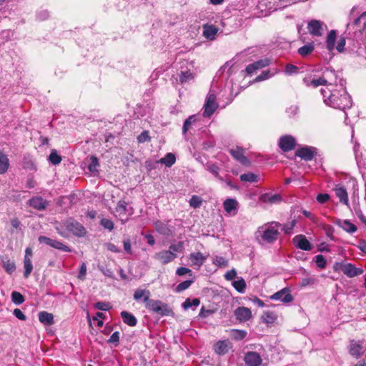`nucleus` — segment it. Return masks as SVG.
<instances>
[{
	"label": "nucleus",
	"instance_id": "nucleus-1",
	"mask_svg": "<svg viewBox=\"0 0 366 366\" xmlns=\"http://www.w3.org/2000/svg\"><path fill=\"white\" fill-rule=\"evenodd\" d=\"M321 93L323 96L325 103L333 108L345 110L351 107L350 97L346 92L340 94V91L331 92L328 89H322Z\"/></svg>",
	"mask_w": 366,
	"mask_h": 366
},
{
	"label": "nucleus",
	"instance_id": "nucleus-2",
	"mask_svg": "<svg viewBox=\"0 0 366 366\" xmlns=\"http://www.w3.org/2000/svg\"><path fill=\"white\" fill-rule=\"evenodd\" d=\"M282 224L278 222H271L261 227L257 233L262 242L272 244L277 241L280 235L279 231Z\"/></svg>",
	"mask_w": 366,
	"mask_h": 366
},
{
	"label": "nucleus",
	"instance_id": "nucleus-3",
	"mask_svg": "<svg viewBox=\"0 0 366 366\" xmlns=\"http://www.w3.org/2000/svg\"><path fill=\"white\" fill-rule=\"evenodd\" d=\"M146 308L162 317L172 316L174 315V312L169 305L160 300H151L149 302V305H146Z\"/></svg>",
	"mask_w": 366,
	"mask_h": 366
},
{
	"label": "nucleus",
	"instance_id": "nucleus-4",
	"mask_svg": "<svg viewBox=\"0 0 366 366\" xmlns=\"http://www.w3.org/2000/svg\"><path fill=\"white\" fill-rule=\"evenodd\" d=\"M204 107L203 116L204 117H211L216 111L218 104L216 102V96L214 94H209L207 95Z\"/></svg>",
	"mask_w": 366,
	"mask_h": 366
},
{
	"label": "nucleus",
	"instance_id": "nucleus-5",
	"mask_svg": "<svg viewBox=\"0 0 366 366\" xmlns=\"http://www.w3.org/2000/svg\"><path fill=\"white\" fill-rule=\"evenodd\" d=\"M296 140L291 135H284L279 140V147L284 152H287L295 149L296 147Z\"/></svg>",
	"mask_w": 366,
	"mask_h": 366
},
{
	"label": "nucleus",
	"instance_id": "nucleus-6",
	"mask_svg": "<svg viewBox=\"0 0 366 366\" xmlns=\"http://www.w3.org/2000/svg\"><path fill=\"white\" fill-rule=\"evenodd\" d=\"M244 361L247 366H260L262 363V358L259 353L248 351L244 353Z\"/></svg>",
	"mask_w": 366,
	"mask_h": 366
},
{
	"label": "nucleus",
	"instance_id": "nucleus-7",
	"mask_svg": "<svg viewBox=\"0 0 366 366\" xmlns=\"http://www.w3.org/2000/svg\"><path fill=\"white\" fill-rule=\"evenodd\" d=\"M270 299L272 300H280L283 303H290L293 301L294 297L290 293V288L285 287L270 296Z\"/></svg>",
	"mask_w": 366,
	"mask_h": 366
},
{
	"label": "nucleus",
	"instance_id": "nucleus-8",
	"mask_svg": "<svg viewBox=\"0 0 366 366\" xmlns=\"http://www.w3.org/2000/svg\"><path fill=\"white\" fill-rule=\"evenodd\" d=\"M38 239L39 242L45 243L46 244L56 249L64 252H71V249L68 246L56 239H53L45 236H40Z\"/></svg>",
	"mask_w": 366,
	"mask_h": 366
},
{
	"label": "nucleus",
	"instance_id": "nucleus-9",
	"mask_svg": "<svg viewBox=\"0 0 366 366\" xmlns=\"http://www.w3.org/2000/svg\"><path fill=\"white\" fill-rule=\"evenodd\" d=\"M229 153L234 159L242 165L248 167L251 164V162L244 155V150L242 147H236L234 149H229Z\"/></svg>",
	"mask_w": 366,
	"mask_h": 366
},
{
	"label": "nucleus",
	"instance_id": "nucleus-10",
	"mask_svg": "<svg viewBox=\"0 0 366 366\" xmlns=\"http://www.w3.org/2000/svg\"><path fill=\"white\" fill-rule=\"evenodd\" d=\"M154 258L162 264H166L174 261L177 258V254L171 250H162L155 254Z\"/></svg>",
	"mask_w": 366,
	"mask_h": 366
},
{
	"label": "nucleus",
	"instance_id": "nucleus-11",
	"mask_svg": "<svg viewBox=\"0 0 366 366\" xmlns=\"http://www.w3.org/2000/svg\"><path fill=\"white\" fill-rule=\"evenodd\" d=\"M323 22L320 20L312 19L308 22L307 30L314 36H321L323 34Z\"/></svg>",
	"mask_w": 366,
	"mask_h": 366
},
{
	"label": "nucleus",
	"instance_id": "nucleus-12",
	"mask_svg": "<svg viewBox=\"0 0 366 366\" xmlns=\"http://www.w3.org/2000/svg\"><path fill=\"white\" fill-rule=\"evenodd\" d=\"M232 348L229 340H219L213 345L214 352L218 355H224Z\"/></svg>",
	"mask_w": 366,
	"mask_h": 366
},
{
	"label": "nucleus",
	"instance_id": "nucleus-13",
	"mask_svg": "<svg viewBox=\"0 0 366 366\" xmlns=\"http://www.w3.org/2000/svg\"><path fill=\"white\" fill-rule=\"evenodd\" d=\"M292 242L296 247L305 251H310L312 249L311 243L303 234H298L294 237Z\"/></svg>",
	"mask_w": 366,
	"mask_h": 366
},
{
	"label": "nucleus",
	"instance_id": "nucleus-14",
	"mask_svg": "<svg viewBox=\"0 0 366 366\" xmlns=\"http://www.w3.org/2000/svg\"><path fill=\"white\" fill-rule=\"evenodd\" d=\"M155 230L160 234L166 237H172L174 234L173 227L168 224L161 221H157L154 223Z\"/></svg>",
	"mask_w": 366,
	"mask_h": 366
},
{
	"label": "nucleus",
	"instance_id": "nucleus-15",
	"mask_svg": "<svg viewBox=\"0 0 366 366\" xmlns=\"http://www.w3.org/2000/svg\"><path fill=\"white\" fill-rule=\"evenodd\" d=\"M28 204L38 211H43L46 209L49 202L40 196L33 197L28 201Z\"/></svg>",
	"mask_w": 366,
	"mask_h": 366
},
{
	"label": "nucleus",
	"instance_id": "nucleus-16",
	"mask_svg": "<svg viewBox=\"0 0 366 366\" xmlns=\"http://www.w3.org/2000/svg\"><path fill=\"white\" fill-rule=\"evenodd\" d=\"M363 347L360 342H357L354 340L350 342L348 346L349 354L356 359H359L363 354Z\"/></svg>",
	"mask_w": 366,
	"mask_h": 366
},
{
	"label": "nucleus",
	"instance_id": "nucleus-17",
	"mask_svg": "<svg viewBox=\"0 0 366 366\" xmlns=\"http://www.w3.org/2000/svg\"><path fill=\"white\" fill-rule=\"evenodd\" d=\"M295 155L305 161H312L315 157V149L309 147H303L295 152Z\"/></svg>",
	"mask_w": 366,
	"mask_h": 366
},
{
	"label": "nucleus",
	"instance_id": "nucleus-18",
	"mask_svg": "<svg viewBox=\"0 0 366 366\" xmlns=\"http://www.w3.org/2000/svg\"><path fill=\"white\" fill-rule=\"evenodd\" d=\"M66 229L72 232L75 236L84 237L86 234V229L84 226L78 222L72 221L68 222Z\"/></svg>",
	"mask_w": 366,
	"mask_h": 366
},
{
	"label": "nucleus",
	"instance_id": "nucleus-19",
	"mask_svg": "<svg viewBox=\"0 0 366 366\" xmlns=\"http://www.w3.org/2000/svg\"><path fill=\"white\" fill-rule=\"evenodd\" d=\"M234 316L239 322H247L252 317L250 309L245 307H239L234 310Z\"/></svg>",
	"mask_w": 366,
	"mask_h": 366
},
{
	"label": "nucleus",
	"instance_id": "nucleus-20",
	"mask_svg": "<svg viewBox=\"0 0 366 366\" xmlns=\"http://www.w3.org/2000/svg\"><path fill=\"white\" fill-rule=\"evenodd\" d=\"M342 270L344 274L349 277H354L363 273V270L362 269L355 267L350 263L343 265Z\"/></svg>",
	"mask_w": 366,
	"mask_h": 366
},
{
	"label": "nucleus",
	"instance_id": "nucleus-21",
	"mask_svg": "<svg viewBox=\"0 0 366 366\" xmlns=\"http://www.w3.org/2000/svg\"><path fill=\"white\" fill-rule=\"evenodd\" d=\"M259 201L273 204L280 202L282 201V196L280 194H270L269 193H264L260 195Z\"/></svg>",
	"mask_w": 366,
	"mask_h": 366
},
{
	"label": "nucleus",
	"instance_id": "nucleus-22",
	"mask_svg": "<svg viewBox=\"0 0 366 366\" xmlns=\"http://www.w3.org/2000/svg\"><path fill=\"white\" fill-rule=\"evenodd\" d=\"M334 190L336 196L339 198L340 202L343 204L348 205L349 199L346 189L343 186L337 185Z\"/></svg>",
	"mask_w": 366,
	"mask_h": 366
},
{
	"label": "nucleus",
	"instance_id": "nucleus-23",
	"mask_svg": "<svg viewBox=\"0 0 366 366\" xmlns=\"http://www.w3.org/2000/svg\"><path fill=\"white\" fill-rule=\"evenodd\" d=\"M335 224L348 233H354L357 229V227L347 219H337Z\"/></svg>",
	"mask_w": 366,
	"mask_h": 366
},
{
	"label": "nucleus",
	"instance_id": "nucleus-24",
	"mask_svg": "<svg viewBox=\"0 0 366 366\" xmlns=\"http://www.w3.org/2000/svg\"><path fill=\"white\" fill-rule=\"evenodd\" d=\"M206 257L200 252H192L189 255L192 265L198 266L200 267L205 262Z\"/></svg>",
	"mask_w": 366,
	"mask_h": 366
},
{
	"label": "nucleus",
	"instance_id": "nucleus-25",
	"mask_svg": "<svg viewBox=\"0 0 366 366\" xmlns=\"http://www.w3.org/2000/svg\"><path fill=\"white\" fill-rule=\"evenodd\" d=\"M218 31L214 25L204 24L203 26V36L208 39H214Z\"/></svg>",
	"mask_w": 366,
	"mask_h": 366
},
{
	"label": "nucleus",
	"instance_id": "nucleus-26",
	"mask_svg": "<svg viewBox=\"0 0 366 366\" xmlns=\"http://www.w3.org/2000/svg\"><path fill=\"white\" fill-rule=\"evenodd\" d=\"M150 292L147 290H137L134 294V299L135 300H139L141 298H144L143 301L146 305H149V302L151 301L152 299H149Z\"/></svg>",
	"mask_w": 366,
	"mask_h": 366
},
{
	"label": "nucleus",
	"instance_id": "nucleus-27",
	"mask_svg": "<svg viewBox=\"0 0 366 366\" xmlns=\"http://www.w3.org/2000/svg\"><path fill=\"white\" fill-rule=\"evenodd\" d=\"M121 317L123 322L130 327H134L137 324V320L134 315L127 311H122Z\"/></svg>",
	"mask_w": 366,
	"mask_h": 366
},
{
	"label": "nucleus",
	"instance_id": "nucleus-28",
	"mask_svg": "<svg viewBox=\"0 0 366 366\" xmlns=\"http://www.w3.org/2000/svg\"><path fill=\"white\" fill-rule=\"evenodd\" d=\"M10 166V161L8 156L2 152H0V174H5Z\"/></svg>",
	"mask_w": 366,
	"mask_h": 366
},
{
	"label": "nucleus",
	"instance_id": "nucleus-29",
	"mask_svg": "<svg viewBox=\"0 0 366 366\" xmlns=\"http://www.w3.org/2000/svg\"><path fill=\"white\" fill-rule=\"evenodd\" d=\"M39 320L40 322L45 325H51L54 324V315L46 311H42L39 313Z\"/></svg>",
	"mask_w": 366,
	"mask_h": 366
},
{
	"label": "nucleus",
	"instance_id": "nucleus-30",
	"mask_svg": "<svg viewBox=\"0 0 366 366\" xmlns=\"http://www.w3.org/2000/svg\"><path fill=\"white\" fill-rule=\"evenodd\" d=\"M337 38V31L335 30H331L327 36L326 44L327 49L332 51L335 48V40Z\"/></svg>",
	"mask_w": 366,
	"mask_h": 366
},
{
	"label": "nucleus",
	"instance_id": "nucleus-31",
	"mask_svg": "<svg viewBox=\"0 0 366 366\" xmlns=\"http://www.w3.org/2000/svg\"><path fill=\"white\" fill-rule=\"evenodd\" d=\"M237 205L238 202L237 200L232 198L227 199L223 203L224 209L227 213H231L232 211L236 210Z\"/></svg>",
	"mask_w": 366,
	"mask_h": 366
},
{
	"label": "nucleus",
	"instance_id": "nucleus-32",
	"mask_svg": "<svg viewBox=\"0 0 366 366\" xmlns=\"http://www.w3.org/2000/svg\"><path fill=\"white\" fill-rule=\"evenodd\" d=\"M176 162L175 155L173 153H167L164 157L160 159L159 162L165 164L167 167H172Z\"/></svg>",
	"mask_w": 366,
	"mask_h": 366
},
{
	"label": "nucleus",
	"instance_id": "nucleus-33",
	"mask_svg": "<svg viewBox=\"0 0 366 366\" xmlns=\"http://www.w3.org/2000/svg\"><path fill=\"white\" fill-rule=\"evenodd\" d=\"M247 332L242 330H232L230 332L231 337L234 340H242L245 338Z\"/></svg>",
	"mask_w": 366,
	"mask_h": 366
},
{
	"label": "nucleus",
	"instance_id": "nucleus-34",
	"mask_svg": "<svg viewBox=\"0 0 366 366\" xmlns=\"http://www.w3.org/2000/svg\"><path fill=\"white\" fill-rule=\"evenodd\" d=\"M127 204L125 201L121 200L119 201L117 203V205L115 208V212L117 215H119L120 217L122 216H125L127 212Z\"/></svg>",
	"mask_w": 366,
	"mask_h": 366
},
{
	"label": "nucleus",
	"instance_id": "nucleus-35",
	"mask_svg": "<svg viewBox=\"0 0 366 366\" xmlns=\"http://www.w3.org/2000/svg\"><path fill=\"white\" fill-rule=\"evenodd\" d=\"M24 277L25 278H28L30 276V274L32 272V269H33L31 259H24Z\"/></svg>",
	"mask_w": 366,
	"mask_h": 366
},
{
	"label": "nucleus",
	"instance_id": "nucleus-36",
	"mask_svg": "<svg viewBox=\"0 0 366 366\" xmlns=\"http://www.w3.org/2000/svg\"><path fill=\"white\" fill-rule=\"evenodd\" d=\"M304 81L306 83L307 86H312L315 88L320 85H326L328 82L327 80L324 77H320L316 79H312L310 82H308L306 79H304Z\"/></svg>",
	"mask_w": 366,
	"mask_h": 366
},
{
	"label": "nucleus",
	"instance_id": "nucleus-37",
	"mask_svg": "<svg viewBox=\"0 0 366 366\" xmlns=\"http://www.w3.org/2000/svg\"><path fill=\"white\" fill-rule=\"evenodd\" d=\"M315 49L313 44H309L307 45H304L302 47L299 48L298 54L302 56H306L311 54Z\"/></svg>",
	"mask_w": 366,
	"mask_h": 366
},
{
	"label": "nucleus",
	"instance_id": "nucleus-38",
	"mask_svg": "<svg viewBox=\"0 0 366 366\" xmlns=\"http://www.w3.org/2000/svg\"><path fill=\"white\" fill-rule=\"evenodd\" d=\"M240 179L242 182H257L258 176L252 172L244 173L240 175Z\"/></svg>",
	"mask_w": 366,
	"mask_h": 366
},
{
	"label": "nucleus",
	"instance_id": "nucleus-39",
	"mask_svg": "<svg viewBox=\"0 0 366 366\" xmlns=\"http://www.w3.org/2000/svg\"><path fill=\"white\" fill-rule=\"evenodd\" d=\"M61 159V157L58 154L56 149H53L49 156V161L54 165L60 164Z\"/></svg>",
	"mask_w": 366,
	"mask_h": 366
},
{
	"label": "nucleus",
	"instance_id": "nucleus-40",
	"mask_svg": "<svg viewBox=\"0 0 366 366\" xmlns=\"http://www.w3.org/2000/svg\"><path fill=\"white\" fill-rule=\"evenodd\" d=\"M3 267L6 272L9 274H12L16 270L14 262L10 259L3 260Z\"/></svg>",
	"mask_w": 366,
	"mask_h": 366
},
{
	"label": "nucleus",
	"instance_id": "nucleus-41",
	"mask_svg": "<svg viewBox=\"0 0 366 366\" xmlns=\"http://www.w3.org/2000/svg\"><path fill=\"white\" fill-rule=\"evenodd\" d=\"M197 121L196 117L194 115L189 116L184 122V125L182 127V133L185 134L188 130L189 129L191 125L194 124Z\"/></svg>",
	"mask_w": 366,
	"mask_h": 366
},
{
	"label": "nucleus",
	"instance_id": "nucleus-42",
	"mask_svg": "<svg viewBox=\"0 0 366 366\" xmlns=\"http://www.w3.org/2000/svg\"><path fill=\"white\" fill-rule=\"evenodd\" d=\"M194 77V74L189 70H187L181 72L179 81L182 84L187 83L192 80Z\"/></svg>",
	"mask_w": 366,
	"mask_h": 366
},
{
	"label": "nucleus",
	"instance_id": "nucleus-43",
	"mask_svg": "<svg viewBox=\"0 0 366 366\" xmlns=\"http://www.w3.org/2000/svg\"><path fill=\"white\" fill-rule=\"evenodd\" d=\"M233 287L235 290L241 293H243L246 288V282L244 279L241 278L240 280L234 281L232 283Z\"/></svg>",
	"mask_w": 366,
	"mask_h": 366
},
{
	"label": "nucleus",
	"instance_id": "nucleus-44",
	"mask_svg": "<svg viewBox=\"0 0 366 366\" xmlns=\"http://www.w3.org/2000/svg\"><path fill=\"white\" fill-rule=\"evenodd\" d=\"M194 283V280H185L179 283L175 288L176 292H181L188 289Z\"/></svg>",
	"mask_w": 366,
	"mask_h": 366
},
{
	"label": "nucleus",
	"instance_id": "nucleus-45",
	"mask_svg": "<svg viewBox=\"0 0 366 366\" xmlns=\"http://www.w3.org/2000/svg\"><path fill=\"white\" fill-rule=\"evenodd\" d=\"M200 304V300L198 298H194L193 300H190L187 298L182 304V307L184 310H188L192 306H198Z\"/></svg>",
	"mask_w": 366,
	"mask_h": 366
},
{
	"label": "nucleus",
	"instance_id": "nucleus-46",
	"mask_svg": "<svg viewBox=\"0 0 366 366\" xmlns=\"http://www.w3.org/2000/svg\"><path fill=\"white\" fill-rule=\"evenodd\" d=\"M11 300L16 305H21L24 302L25 299L20 292L14 291L11 293Z\"/></svg>",
	"mask_w": 366,
	"mask_h": 366
},
{
	"label": "nucleus",
	"instance_id": "nucleus-47",
	"mask_svg": "<svg viewBox=\"0 0 366 366\" xmlns=\"http://www.w3.org/2000/svg\"><path fill=\"white\" fill-rule=\"evenodd\" d=\"M202 203V198L197 195H193L189 199V205L194 209L199 208Z\"/></svg>",
	"mask_w": 366,
	"mask_h": 366
},
{
	"label": "nucleus",
	"instance_id": "nucleus-48",
	"mask_svg": "<svg viewBox=\"0 0 366 366\" xmlns=\"http://www.w3.org/2000/svg\"><path fill=\"white\" fill-rule=\"evenodd\" d=\"M213 263L220 267H227L228 266V260L221 256H216Z\"/></svg>",
	"mask_w": 366,
	"mask_h": 366
},
{
	"label": "nucleus",
	"instance_id": "nucleus-49",
	"mask_svg": "<svg viewBox=\"0 0 366 366\" xmlns=\"http://www.w3.org/2000/svg\"><path fill=\"white\" fill-rule=\"evenodd\" d=\"M362 24L360 30L365 29L366 27V11L363 12L358 18H357L354 21V25H359Z\"/></svg>",
	"mask_w": 366,
	"mask_h": 366
},
{
	"label": "nucleus",
	"instance_id": "nucleus-50",
	"mask_svg": "<svg viewBox=\"0 0 366 366\" xmlns=\"http://www.w3.org/2000/svg\"><path fill=\"white\" fill-rule=\"evenodd\" d=\"M271 60L268 58L260 59L254 62L257 70L269 66Z\"/></svg>",
	"mask_w": 366,
	"mask_h": 366
},
{
	"label": "nucleus",
	"instance_id": "nucleus-51",
	"mask_svg": "<svg viewBox=\"0 0 366 366\" xmlns=\"http://www.w3.org/2000/svg\"><path fill=\"white\" fill-rule=\"evenodd\" d=\"M207 169L213 174L217 178H218L219 180L222 181L223 179L222 177L219 176V168L218 166L214 164H209L207 165Z\"/></svg>",
	"mask_w": 366,
	"mask_h": 366
},
{
	"label": "nucleus",
	"instance_id": "nucleus-52",
	"mask_svg": "<svg viewBox=\"0 0 366 366\" xmlns=\"http://www.w3.org/2000/svg\"><path fill=\"white\" fill-rule=\"evenodd\" d=\"M176 254V252H182L184 250V242L180 241L177 244H172L169 246V249Z\"/></svg>",
	"mask_w": 366,
	"mask_h": 366
},
{
	"label": "nucleus",
	"instance_id": "nucleus-53",
	"mask_svg": "<svg viewBox=\"0 0 366 366\" xmlns=\"http://www.w3.org/2000/svg\"><path fill=\"white\" fill-rule=\"evenodd\" d=\"M285 72L287 75L295 74L299 72V68L295 65L287 64L285 66Z\"/></svg>",
	"mask_w": 366,
	"mask_h": 366
},
{
	"label": "nucleus",
	"instance_id": "nucleus-54",
	"mask_svg": "<svg viewBox=\"0 0 366 366\" xmlns=\"http://www.w3.org/2000/svg\"><path fill=\"white\" fill-rule=\"evenodd\" d=\"M315 258H316L315 262H316L317 267L321 269L325 268L327 262H326V259L324 257V256L322 254H318L315 257Z\"/></svg>",
	"mask_w": 366,
	"mask_h": 366
},
{
	"label": "nucleus",
	"instance_id": "nucleus-55",
	"mask_svg": "<svg viewBox=\"0 0 366 366\" xmlns=\"http://www.w3.org/2000/svg\"><path fill=\"white\" fill-rule=\"evenodd\" d=\"M271 76L269 70L263 71L254 80L255 82H259L269 79Z\"/></svg>",
	"mask_w": 366,
	"mask_h": 366
},
{
	"label": "nucleus",
	"instance_id": "nucleus-56",
	"mask_svg": "<svg viewBox=\"0 0 366 366\" xmlns=\"http://www.w3.org/2000/svg\"><path fill=\"white\" fill-rule=\"evenodd\" d=\"M101 225L105 229H109V231H112L114 229L113 222L107 218H103L101 220Z\"/></svg>",
	"mask_w": 366,
	"mask_h": 366
},
{
	"label": "nucleus",
	"instance_id": "nucleus-57",
	"mask_svg": "<svg viewBox=\"0 0 366 366\" xmlns=\"http://www.w3.org/2000/svg\"><path fill=\"white\" fill-rule=\"evenodd\" d=\"M94 307L102 311H107L111 309L110 304L104 302H98L95 304Z\"/></svg>",
	"mask_w": 366,
	"mask_h": 366
},
{
	"label": "nucleus",
	"instance_id": "nucleus-58",
	"mask_svg": "<svg viewBox=\"0 0 366 366\" xmlns=\"http://www.w3.org/2000/svg\"><path fill=\"white\" fill-rule=\"evenodd\" d=\"M345 44H346V39L344 36H340L338 41H337V44L336 46V49L340 52V53H342L345 50Z\"/></svg>",
	"mask_w": 366,
	"mask_h": 366
},
{
	"label": "nucleus",
	"instance_id": "nucleus-59",
	"mask_svg": "<svg viewBox=\"0 0 366 366\" xmlns=\"http://www.w3.org/2000/svg\"><path fill=\"white\" fill-rule=\"evenodd\" d=\"M296 224V220H292L291 222L285 224L282 226V229L285 234H290Z\"/></svg>",
	"mask_w": 366,
	"mask_h": 366
},
{
	"label": "nucleus",
	"instance_id": "nucleus-60",
	"mask_svg": "<svg viewBox=\"0 0 366 366\" xmlns=\"http://www.w3.org/2000/svg\"><path fill=\"white\" fill-rule=\"evenodd\" d=\"M91 163L89 164L88 169L89 171L92 172L97 169V167L99 165V160L98 158L95 156H92L91 158Z\"/></svg>",
	"mask_w": 366,
	"mask_h": 366
},
{
	"label": "nucleus",
	"instance_id": "nucleus-61",
	"mask_svg": "<svg viewBox=\"0 0 366 366\" xmlns=\"http://www.w3.org/2000/svg\"><path fill=\"white\" fill-rule=\"evenodd\" d=\"M176 274L178 276H182L186 274H189V275L192 276V272L190 269H188V268L184 267H180L177 268V269L176 271Z\"/></svg>",
	"mask_w": 366,
	"mask_h": 366
},
{
	"label": "nucleus",
	"instance_id": "nucleus-62",
	"mask_svg": "<svg viewBox=\"0 0 366 366\" xmlns=\"http://www.w3.org/2000/svg\"><path fill=\"white\" fill-rule=\"evenodd\" d=\"M119 342V332L117 331L114 332L109 339L107 340L108 343H115L116 345H118Z\"/></svg>",
	"mask_w": 366,
	"mask_h": 366
},
{
	"label": "nucleus",
	"instance_id": "nucleus-63",
	"mask_svg": "<svg viewBox=\"0 0 366 366\" xmlns=\"http://www.w3.org/2000/svg\"><path fill=\"white\" fill-rule=\"evenodd\" d=\"M330 195L328 194H319L317 196V201L320 204H324L330 199Z\"/></svg>",
	"mask_w": 366,
	"mask_h": 366
},
{
	"label": "nucleus",
	"instance_id": "nucleus-64",
	"mask_svg": "<svg viewBox=\"0 0 366 366\" xmlns=\"http://www.w3.org/2000/svg\"><path fill=\"white\" fill-rule=\"evenodd\" d=\"M13 314L16 318H18L20 320L25 321L26 320V315L19 308L14 309Z\"/></svg>",
	"mask_w": 366,
	"mask_h": 366
}]
</instances>
